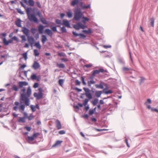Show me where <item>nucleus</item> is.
Returning <instances> with one entry per match:
<instances>
[{"instance_id":"4d7b16f0","label":"nucleus","mask_w":158,"mask_h":158,"mask_svg":"<svg viewBox=\"0 0 158 158\" xmlns=\"http://www.w3.org/2000/svg\"><path fill=\"white\" fill-rule=\"evenodd\" d=\"M22 39V42H25L26 41L27 39L26 38V36L25 35H22L21 37Z\"/></svg>"},{"instance_id":"393cba45","label":"nucleus","mask_w":158,"mask_h":158,"mask_svg":"<svg viewBox=\"0 0 158 158\" xmlns=\"http://www.w3.org/2000/svg\"><path fill=\"white\" fill-rule=\"evenodd\" d=\"M34 46L39 49H40L41 48V46L40 44L39 41L35 42Z\"/></svg>"},{"instance_id":"338daca9","label":"nucleus","mask_w":158,"mask_h":158,"mask_svg":"<svg viewBox=\"0 0 158 158\" xmlns=\"http://www.w3.org/2000/svg\"><path fill=\"white\" fill-rule=\"evenodd\" d=\"M75 84L76 85H80L81 82L78 80H76L75 81Z\"/></svg>"},{"instance_id":"79ce46f5","label":"nucleus","mask_w":158,"mask_h":158,"mask_svg":"<svg viewBox=\"0 0 158 158\" xmlns=\"http://www.w3.org/2000/svg\"><path fill=\"white\" fill-rule=\"evenodd\" d=\"M81 80L82 81L83 84L84 85H86V82L85 81V78L84 77L82 76L81 77Z\"/></svg>"},{"instance_id":"0eeeda50","label":"nucleus","mask_w":158,"mask_h":158,"mask_svg":"<svg viewBox=\"0 0 158 158\" xmlns=\"http://www.w3.org/2000/svg\"><path fill=\"white\" fill-rule=\"evenodd\" d=\"M62 25L64 26V27L69 28H72L69 21L67 19H64L62 21Z\"/></svg>"},{"instance_id":"37998d69","label":"nucleus","mask_w":158,"mask_h":158,"mask_svg":"<svg viewBox=\"0 0 158 158\" xmlns=\"http://www.w3.org/2000/svg\"><path fill=\"white\" fill-rule=\"evenodd\" d=\"M88 114L89 115H92L95 113L92 109H90L89 111Z\"/></svg>"},{"instance_id":"e433bc0d","label":"nucleus","mask_w":158,"mask_h":158,"mask_svg":"<svg viewBox=\"0 0 158 158\" xmlns=\"http://www.w3.org/2000/svg\"><path fill=\"white\" fill-rule=\"evenodd\" d=\"M32 112H35L36 110V109L35 106L33 105H31L30 106Z\"/></svg>"},{"instance_id":"7c9ffc66","label":"nucleus","mask_w":158,"mask_h":158,"mask_svg":"<svg viewBox=\"0 0 158 158\" xmlns=\"http://www.w3.org/2000/svg\"><path fill=\"white\" fill-rule=\"evenodd\" d=\"M155 19L154 18L152 17L150 19V23L151 26L153 27L154 26Z\"/></svg>"},{"instance_id":"680f3d73","label":"nucleus","mask_w":158,"mask_h":158,"mask_svg":"<svg viewBox=\"0 0 158 158\" xmlns=\"http://www.w3.org/2000/svg\"><path fill=\"white\" fill-rule=\"evenodd\" d=\"M39 84L37 82H35L34 83L33 85V87L35 88H36L39 87Z\"/></svg>"},{"instance_id":"9b49d317","label":"nucleus","mask_w":158,"mask_h":158,"mask_svg":"<svg viewBox=\"0 0 158 158\" xmlns=\"http://www.w3.org/2000/svg\"><path fill=\"white\" fill-rule=\"evenodd\" d=\"M28 84V83L26 81H20L18 82V85L20 88H22L23 86H26Z\"/></svg>"},{"instance_id":"2f4dec72","label":"nucleus","mask_w":158,"mask_h":158,"mask_svg":"<svg viewBox=\"0 0 158 158\" xmlns=\"http://www.w3.org/2000/svg\"><path fill=\"white\" fill-rule=\"evenodd\" d=\"M56 66H57L58 67L60 68L64 69L65 68L64 64L63 63L58 64L57 63Z\"/></svg>"},{"instance_id":"774afa93","label":"nucleus","mask_w":158,"mask_h":158,"mask_svg":"<svg viewBox=\"0 0 158 158\" xmlns=\"http://www.w3.org/2000/svg\"><path fill=\"white\" fill-rule=\"evenodd\" d=\"M91 120L92 121L94 122H96L97 121V119L94 117H92L91 118Z\"/></svg>"},{"instance_id":"5701e85b","label":"nucleus","mask_w":158,"mask_h":158,"mask_svg":"<svg viewBox=\"0 0 158 158\" xmlns=\"http://www.w3.org/2000/svg\"><path fill=\"white\" fill-rule=\"evenodd\" d=\"M102 91H95V96L97 98L100 97L102 94Z\"/></svg>"},{"instance_id":"49530a36","label":"nucleus","mask_w":158,"mask_h":158,"mask_svg":"<svg viewBox=\"0 0 158 158\" xmlns=\"http://www.w3.org/2000/svg\"><path fill=\"white\" fill-rule=\"evenodd\" d=\"M80 37L81 39H84L86 37V36L83 33H80Z\"/></svg>"},{"instance_id":"423d86ee","label":"nucleus","mask_w":158,"mask_h":158,"mask_svg":"<svg viewBox=\"0 0 158 158\" xmlns=\"http://www.w3.org/2000/svg\"><path fill=\"white\" fill-rule=\"evenodd\" d=\"M45 27L42 24H40L38 26V32L35 34L34 35L36 40L39 38V34H42L44 33Z\"/></svg>"},{"instance_id":"ddd939ff","label":"nucleus","mask_w":158,"mask_h":158,"mask_svg":"<svg viewBox=\"0 0 158 158\" xmlns=\"http://www.w3.org/2000/svg\"><path fill=\"white\" fill-rule=\"evenodd\" d=\"M43 94L38 93H34V96L35 97H36L37 99L39 100L43 96Z\"/></svg>"},{"instance_id":"864d4df0","label":"nucleus","mask_w":158,"mask_h":158,"mask_svg":"<svg viewBox=\"0 0 158 158\" xmlns=\"http://www.w3.org/2000/svg\"><path fill=\"white\" fill-rule=\"evenodd\" d=\"M145 80V78L143 77H140V82L139 83V84L140 85H141L142 82L144 81Z\"/></svg>"},{"instance_id":"7ed1b4c3","label":"nucleus","mask_w":158,"mask_h":158,"mask_svg":"<svg viewBox=\"0 0 158 158\" xmlns=\"http://www.w3.org/2000/svg\"><path fill=\"white\" fill-rule=\"evenodd\" d=\"M27 14V15L28 18L29 20L32 22H34L36 23H38L39 21L35 16V14L32 13L33 10L31 7H27L25 9Z\"/></svg>"},{"instance_id":"4be33fe9","label":"nucleus","mask_w":158,"mask_h":158,"mask_svg":"<svg viewBox=\"0 0 158 158\" xmlns=\"http://www.w3.org/2000/svg\"><path fill=\"white\" fill-rule=\"evenodd\" d=\"M42 38L41 41L43 44H44L48 40V39L46 35H42Z\"/></svg>"},{"instance_id":"cd10ccee","label":"nucleus","mask_w":158,"mask_h":158,"mask_svg":"<svg viewBox=\"0 0 158 158\" xmlns=\"http://www.w3.org/2000/svg\"><path fill=\"white\" fill-rule=\"evenodd\" d=\"M64 81V79H60L58 80V83L59 85L61 86H62Z\"/></svg>"},{"instance_id":"ea45409f","label":"nucleus","mask_w":158,"mask_h":158,"mask_svg":"<svg viewBox=\"0 0 158 158\" xmlns=\"http://www.w3.org/2000/svg\"><path fill=\"white\" fill-rule=\"evenodd\" d=\"M22 56H23V57L24 58L25 60H26L27 59V52L23 53L22 54Z\"/></svg>"},{"instance_id":"c03bdc74","label":"nucleus","mask_w":158,"mask_h":158,"mask_svg":"<svg viewBox=\"0 0 158 158\" xmlns=\"http://www.w3.org/2000/svg\"><path fill=\"white\" fill-rule=\"evenodd\" d=\"M35 16L38 15V16L40 18L42 17L41 12L39 10H38L37 11L36 14H35Z\"/></svg>"},{"instance_id":"bb28decb","label":"nucleus","mask_w":158,"mask_h":158,"mask_svg":"<svg viewBox=\"0 0 158 158\" xmlns=\"http://www.w3.org/2000/svg\"><path fill=\"white\" fill-rule=\"evenodd\" d=\"M3 43L5 46H8L9 44L8 41L7 40L6 38H4L2 40Z\"/></svg>"},{"instance_id":"39448f33","label":"nucleus","mask_w":158,"mask_h":158,"mask_svg":"<svg viewBox=\"0 0 158 158\" xmlns=\"http://www.w3.org/2000/svg\"><path fill=\"white\" fill-rule=\"evenodd\" d=\"M83 89L85 92V95L87 98L84 100V104L85 105H87L89 101L93 98L92 93L90 92V90L88 88L84 87Z\"/></svg>"},{"instance_id":"de8ad7c7","label":"nucleus","mask_w":158,"mask_h":158,"mask_svg":"<svg viewBox=\"0 0 158 158\" xmlns=\"http://www.w3.org/2000/svg\"><path fill=\"white\" fill-rule=\"evenodd\" d=\"M72 33L74 37H77L78 36H79L80 33L78 34L76 31H73Z\"/></svg>"},{"instance_id":"c756f323","label":"nucleus","mask_w":158,"mask_h":158,"mask_svg":"<svg viewBox=\"0 0 158 158\" xmlns=\"http://www.w3.org/2000/svg\"><path fill=\"white\" fill-rule=\"evenodd\" d=\"M31 31L32 34L33 35H35L36 33V31H38V28H36L34 27H31Z\"/></svg>"},{"instance_id":"4468645a","label":"nucleus","mask_w":158,"mask_h":158,"mask_svg":"<svg viewBox=\"0 0 158 158\" xmlns=\"http://www.w3.org/2000/svg\"><path fill=\"white\" fill-rule=\"evenodd\" d=\"M40 67V64L37 61H35L32 65L33 68L35 70L38 69Z\"/></svg>"},{"instance_id":"c85d7f7f","label":"nucleus","mask_w":158,"mask_h":158,"mask_svg":"<svg viewBox=\"0 0 158 158\" xmlns=\"http://www.w3.org/2000/svg\"><path fill=\"white\" fill-rule=\"evenodd\" d=\"M26 118H24L22 117H19V119L18 120V122L19 123H24L25 122V119Z\"/></svg>"},{"instance_id":"3c124183","label":"nucleus","mask_w":158,"mask_h":158,"mask_svg":"<svg viewBox=\"0 0 158 158\" xmlns=\"http://www.w3.org/2000/svg\"><path fill=\"white\" fill-rule=\"evenodd\" d=\"M34 139V138L32 135L31 136H28V141H32Z\"/></svg>"},{"instance_id":"72a5a7b5","label":"nucleus","mask_w":158,"mask_h":158,"mask_svg":"<svg viewBox=\"0 0 158 158\" xmlns=\"http://www.w3.org/2000/svg\"><path fill=\"white\" fill-rule=\"evenodd\" d=\"M98 99L97 98L95 99L94 101H92L91 102L94 106H96L98 102Z\"/></svg>"},{"instance_id":"473e14b6","label":"nucleus","mask_w":158,"mask_h":158,"mask_svg":"<svg viewBox=\"0 0 158 158\" xmlns=\"http://www.w3.org/2000/svg\"><path fill=\"white\" fill-rule=\"evenodd\" d=\"M30 6H33L34 5V2L33 0H28V2Z\"/></svg>"},{"instance_id":"58836bf2","label":"nucleus","mask_w":158,"mask_h":158,"mask_svg":"<svg viewBox=\"0 0 158 158\" xmlns=\"http://www.w3.org/2000/svg\"><path fill=\"white\" fill-rule=\"evenodd\" d=\"M37 77L36 74L33 73L31 75V78L32 80H36Z\"/></svg>"},{"instance_id":"bf43d9fd","label":"nucleus","mask_w":158,"mask_h":158,"mask_svg":"<svg viewBox=\"0 0 158 158\" xmlns=\"http://www.w3.org/2000/svg\"><path fill=\"white\" fill-rule=\"evenodd\" d=\"M40 135V133H35L34 132L32 136H33L34 138H36L37 136L39 135Z\"/></svg>"},{"instance_id":"6e6552de","label":"nucleus","mask_w":158,"mask_h":158,"mask_svg":"<svg viewBox=\"0 0 158 158\" xmlns=\"http://www.w3.org/2000/svg\"><path fill=\"white\" fill-rule=\"evenodd\" d=\"M101 53L104 52V54L103 55V57L104 58H110L112 56V53L107 51H102L100 52Z\"/></svg>"},{"instance_id":"69168bd1","label":"nucleus","mask_w":158,"mask_h":158,"mask_svg":"<svg viewBox=\"0 0 158 158\" xmlns=\"http://www.w3.org/2000/svg\"><path fill=\"white\" fill-rule=\"evenodd\" d=\"M92 66V64H86L85 65L84 67H85L87 68H89Z\"/></svg>"},{"instance_id":"052dcab7","label":"nucleus","mask_w":158,"mask_h":158,"mask_svg":"<svg viewBox=\"0 0 158 158\" xmlns=\"http://www.w3.org/2000/svg\"><path fill=\"white\" fill-rule=\"evenodd\" d=\"M58 54L60 56L65 57L66 56V55L65 53L63 52H60Z\"/></svg>"},{"instance_id":"dca6fc26","label":"nucleus","mask_w":158,"mask_h":158,"mask_svg":"<svg viewBox=\"0 0 158 158\" xmlns=\"http://www.w3.org/2000/svg\"><path fill=\"white\" fill-rule=\"evenodd\" d=\"M22 21L19 18L17 19V20L15 22V24L16 25L19 27H22V25L21 24V22Z\"/></svg>"},{"instance_id":"f704fd0d","label":"nucleus","mask_w":158,"mask_h":158,"mask_svg":"<svg viewBox=\"0 0 158 158\" xmlns=\"http://www.w3.org/2000/svg\"><path fill=\"white\" fill-rule=\"evenodd\" d=\"M34 55L35 56H38L39 55L40 53L38 52V50L36 49H35L34 50Z\"/></svg>"},{"instance_id":"6e6d98bb","label":"nucleus","mask_w":158,"mask_h":158,"mask_svg":"<svg viewBox=\"0 0 158 158\" xmlns=\"http://www.w3.org/2000/svg\"><path fill=\"white\" fill-rule=\"evenodd\" d=\"M34 118V116L32 115V114H30L29 116H28L27 118L29 120H31Z\"/></svg>"},{"instance_id":"b1692460","label":"nucleus","mask_w":158,"mask_h":158,"mask_svg":"<svg viewBox=\"0 0 158 158\" xmlns=\"http://www.w3.org/2000/svg\"><path fill=\"white\" fill-rule=\"evenodd\" d=\"M67 16L69 18H71L73 16V13L71 11V10H69L67 11L66 13Z\"/></svg>"},{"instance_id":"a18cd8bd","label":"nucleus","mask_w":158,"mask_h":158,"mask_svg":"<svg viewBox=\"0 0 158 158\" xmlns=\"http://www.w3.org/2000/svg\"><path fill=\"white\" fill-rule=\"evenodd\" d=\"M16 9L17 10V12L18 13L21 14V15H23L24 14V12L23 11H22L20 9L17 8Z\"/></svg>"},{"instance_id":"c9c22d12","label":"nucleus","mask_w":158,"mask_h":158,"mask_svg":"<svg viewBox=\"0 0 158 158\" xmlns=\"http://www.w3.org/2000/svg\"><path fill=\"white\" fill-rule=\"evenodd\" d=\"M60 31H61V33H65L67 32L65 27L64 26H63L62 27H61Z\"/></svg>"},{"instance_id":"09e8293b","label":"nucleus","mask_w":158,"mask_h":158,"mask_svg":"<svg viewBox=\"0 0 158 158\" xmlns=\"http://www.w3.org/2000/svg\"><path fill=\"white\" fill-rule=\"evenodd\" d=\"M56 23L57 24L62 25V23L61 22V20L59 19H56L55 21Z\"/></svg>"},{"instance_id":"412c9836","label":"nucleus","mask_w":158,"mask_h":158,"mask_svg":"<svg viewBox=\"0 0 158 158\" xmlns=\"http://www.w3.org/2000/svg\"><path fill=\"white\" fill-rule=\"evenodd\" d=\"M80 22H78L76 24H74L73 27L77 30H79L81 28L80 24H79Z\"/></svg>"},{"instance_id":"0e129e2a","label":"nucleus","mask_w":158,"mask_h":158,"mask_svg":"<svg viewBox=\"0 0 158 158\" xmlns=\"http://www.w3.org/2000/svg\"><path fill=\"white\" fill-rule=\"evenodd\" d=\"M113 91L111 90H108L107 92H106V94H111L113 93Z\"/></svg>"},{"instance_id":"2eb2a0df","label":"nucleus","mask_w":158,"mask_h":158,"mask_svg":"<svg viewBox=\"0 0 158 158\" xmlns=\"http://www.w3.org/2000/svg\"><path fill=\"white\" fill-rule=\"evenodd\" d=\"M104 83L103 82H101L99 84H96L95 85V87L97 88L103 89Z\"/></svg>"},{"instance_id":"13d9d810","label":"nucleus","mask_w":158,"mask_h":158,"mask_svg":"<svg viewBox=\"0 0 158 158\" xmlns=\"http://www.w3.org/2000/svg\"><path fill=\"white\" fill-rule=\"evenodd\" d=\"M12 38L13 40H15L17 42H18L19 41L18 38L16 36H14L13 37H12Z\"/></svg>"},{"instance_id":"1a4fd4ad","label":"nucleus","mask_w":158,"mask_h":158,"mask_svg":"<svg viewBox=\"0 0 158 158\" xmlns=\"http://www.w3.org/2000/svg\"><path fill=\"white\" fill-rule=\"evenodd\" d=\"M27 40L31 47H32L33 44L35 43L34 38L33 37L29 36L27 37Z\"/></svg>"},{"instance_id":"5fc2aeb1","label":"nucleus","mask_w":158,"mask_h":158,"mask_svg":"<svg viewBox=\"0 0 158 158\" xmlns=\"http://www.w3.org/2000/svg\"><path fill=\"white\" fill-rule=\"evenodd\" d=\"M93 129L95 131H106V130H107V129H97L95 127L93 128Z\"/></svg>"},{"instance_id":"a878e982","label":"nucleus","mask_w":158,"mask_h":158,"mask_svg":"<svg viewBox=\"0 0 158 158\" xmlns=\"http://www.w3.org/2000/svg\"><path fill=\"white\" fill-rule=\"evenodd\" d=\"M50 28H51V30L52 31L60 33V32L57 31V26H52V25L50 26Z\"/></svg>"},{"instance_id":"9d476101","label":"nucleus","mask_w":158,"mask_h":158,"mask_svg":"<svg viewBox=\"0 0 158 158\" xmlns=\"http://www.w3.org/2000/svg\"><path fill=\"white\" fill-rule=\"evenodd\" d=\"M22 31L25 34L27 37L29 36V32L30 30L25 27H22Z\"/></svg>"},{"instance_id":"f8f14e48","label":"nucleus","mask_w":158,"mask_h":158,"mask_svg":"<svg viewBox=\"0 0 158 158\" xmlns=\"http://www.w3.org/2000/svg\"><path fill=\"white\" fill-rule=\"evenodd\" d=\"M45 32L51 37L53 35V33L52 31L48 28L45 29Z\"/></svg>"},{"instance_id":"a19ab883","label":"nucleus","mask_w":158,"mask_h":158,"mask_svg":"<svg viewBox=\"0 0 158 158\" xmlns=\"http://www.w3.org/2000/svg\"><path fill=\"white\" fill-rule=\"evenodd\" d=\"M12 89L13 90L15 91H18L19 90L18 87L15 85H14L13 86Z\"/></svg>"},{"instance_id":"4c0bfd02","label":"nucleus","mask_w":158,"mask_h":158,"mask_svg":"<svg viewBox=\"0 0 158 158\" xmlns=\"http://www.w3.org/2000/svg\"><path fill=\"white\" fill-rule=\"evenodd\" d=\"M92 73L93 74V75H94L95 76L96 74H98L100 73V72L99 71V70H93Z\"/></svg>"},{"instance_id":"20e7f679","label":"nucleus","mask_w":158,"mask_h":158,"mask_svg":"<svg viewBox=\"0 0 158 158\" xmlns=\"http://www.w3.org/2000/svg\"><path fill=\"white\" fill-rule=\"evenodd\" d=\"M78 4L80 5V8L81 9V10L90 9L91 8V4H90L87 5H85L84 2L81 1L79 0H73L71 3V5L73 6H75Z\"/></svg>"},{"instance_id":"f03ea898","label":"nucleus","mask_w":158,"mask_h":158,"mask_svg":"<svg viewBox=\"0 0 158 158\" xmlns=\"http://www.w3.org/2000/svg\"><path fill=\"white\" fill-rule=\"evenodd\" d=\"M74 12V17L73 19V20L79 21L82 18V20L81 22L84 24H86V22L89 21V19L88 18L84 16L83 13L79 6H77L75 8Z\"/></svg>"},{"instance_id":"e2e57ef3","label":"nucleus","mask_w":158,"mask_h":158,"mask_svg":"<svg viewBox=\"0 0 158 158\" xmlns=\"http://www.w3.org/2000/svg\"><path fill=\"white\" fill-rule=\"evenodd\" d=\"M20 2L22 6L25 9L27 7L22 1H20Z\"/></svg>"},{"instance_id":"6ab92c4d","label":"nucleus","mask_w":158,"mask_h":158,"mask_svg":"<svg viewBox=\"0 0 158 158\" xmlns=\"http://www.w3.org/2000/svg\"><path fill=\"white\" fill-rule=\"evenodd\" d=\"M63 142V141L58 140L56 141L55 143L52 146V148L55 147L57 146L60 145Z\"/></svg>"},{"instance_id":"603ef678","label":"nucleus","mask_w":158,"mask_h":158,"mask_svg":"<svg viewBox=\"0 0 158 158\" xmlns=\"http://www.w3.org/2000/svg\"><path fill=\"white\" fill-rule=\"evenodd\" d=\"M24 128L26 129L27 131H30L31 129V126H25L24 127Z\"/></svg>"},{"instance_id":"8fccbe9b","label":"nucleus","mask_w":158,"mask_h":158,"mask_svg":"<svg viewBox=\"0 0 158 158\" xmlns=\"http://www.w3.org/2000/svg\"><path fill=\"white\" fill-rule=\"evenodd\" d=\"M79 24H80V27L82 29H84L86 27H87V26H86L85 25V24H83L81 22H80V23H79Z\"/></svg>"},{"instance_id":"a211bd4d","label":"nucleus","mask_w":158,"mask_h":158,"mask_svg":"<svg viewBox=\"0 0 158 158\" xmlns=\"http://www.w3.org/2000/svg\"><path fill=\"white\" fill-rule=\"evenodd\" d=\"M40 20L41 22L44 24L48 25V22L47 21L45 18L43 17L40 18Z\"/></svg>"},{"instance_id":"f257e3e1","label":"nucleus","mask_w":158,"mask_h":158,"mask_svg":"<svg viewBox=\"0 0 158 158\" xmlns=\"http://www.w3.org/2000/svg\"><path fill=\"white\" fill-rule=\"evenodd\" d=\"M26 89L23 88L22 89L21 91L23 92L20 94L19 101L20 105L19 107L20 110L24 111L25 108V106H29L30 105V97L32 92L30 86L27 89L26 93Z\"/></svg>"},{"instance_id":"f3484780","label":"nucleus","mask_w":158,"mask_h":158,"mask_svg":"<svg viewBox=\"0 0 158 158\" xmlns=\"http://www.w3.org/2000/svg\"><path fill=\"white\" fill-rule=\"evenodd\" d=\"M82 32L85 34L88 35H90L93 32L92 29L91 28L88 29V30H83Z\"/></svg>"},{"instance_id":"aec40b11","label":"nucleus","mask_w":158,"mask_h":158,"mask_svg":"<svg viewBox=\"0 0 158 158\" xmlns=\"http://www.w3.org/2000/svg\"><path fill=\"white\" fill-rule=\"evenodd\" d=\"M56 127L58 129H60L61 128V125L60 121L57 119L56 121Z\"/></svg>"}]
</instances>
